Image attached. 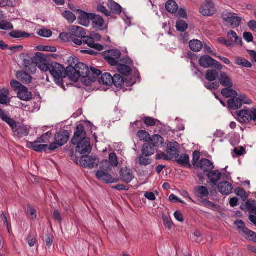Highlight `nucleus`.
Listing matches in <instances>:
<instances>
[{"instance_id":"1","label":"nucleus","mask_w":256,"mask_h":256,"mask_svg":"<svg viewBox=\"0 0 256 256\" xmlns=\"http://www.w3.org/2000/svg\"><path fill=\"white\" fill-rule=\"evenodd\" d=\"M70 142L76 146V152L80 154H89L92 151L90 139L86 138V133L82 124L76 126Z\"/></svg>"},{"instance_id":"2","label":"nucleus","mask_w":256,"mask_h":256,"mask_svg":"<svg viewBox=\"0 0 256 256\" xmlns=\"http://www.w3.org/2000/svg\"><path fill=\"white\" fill-rule=\"evenodd\" d=\"M72 36V41L78 46L82 44H87L89 47L98 51L104 49V46L98 44H94V38L91 36H86L85 30L78 26H72L69 29Z\"/></svg>"},{"instance_id":"3","label":"nucleus","mask_w":256,"mask_h":256,"mask_svg":"<svg viewBox=\"0 0 256 256\" xmlns=\"http://www.w3.org/2000/svg\"><path fill=\"white\" fill-rule=\"evenodd\" d=\"M89 68L83 63H79L76 68L68 66L66 68L68 76L73 82H76L80 77L88 78Z\"/></svg>"},{"instance_id":"4","label":"nucleus","mask_w":256,"mask_h":256,"mask_svg":"<svg viewBox=\"0 0 256 256\" xmlns=\"http://www.w3.org/2000/svg\"><path fill=\"white\" fill-rule=\"evenodd\" d=\"M110 166L109 163L107 161H102L100 162L99 170L96 173V178L106 184L118 182L119 181V179L114 178L109 174V172L112 170Z\"/></svg>"},{"instance_id":"5","label":"nucleus","mask_w":256,"mask_h":256,"mask_svg":"<svg viewBox=\"0 0 256 256\" xmlns=\"http://www.w3.org/2000/svg\"><path fill=\"white\" fill-rule=\"evenodd\" d=\"M50 72L58 84H62L63 78L68 76L66 69L62 65L56 62L50 63Z\"/></svg>"},{"instance_id":"6","label":"nucleus","mask_w":256,"mask_h":256,"mask_svg":"<svg viewBox=\"0 0 256 256\" xmlns=\"http://www.w3.org/2000/svg\"><path fill=\"white\" fill-rule=\"evenodd\" d=\"M70 133L68 130L57 132L54 136V142L49 145L48 150H54L65 144L70 138Z\"/></svg>"},{"instance_id":"7","label":"nucleus","mask_w":256,"mask_h":256,"mask_svg":"<svg viewBox=\"0 0 256 256\" xmlns=\"http://www.w3.org/2000/svg\"><path fill=\"white\" fill-rule=\"evenodd\" d=\"M238 121L240 123L248 124L253 120L256 121V108H252L243 109L236 112Z\"/></svg>"},{"instance_id":"8","label":"nucleus","mask_w":256,"mask_h":256,"mask_svg":"<svg viewBox=\"0 0 256 256\" xmlns=\"http://www.w3.org/2000/svg\"><path fill=\"white\" fill-rule=\"evenodd\" d=\"M42 54L38 52L36 53V56L30 59H26L24 60V68L30 74H34L37 70L38 60L41 58Z\"/></svg>"},{"instance_id":"9","label":"nucleus","mask_w":256,"mask_h":256,"mask_svg":"<svg viewBox=\"0 0 256 256\" xmlns=\"http://www.w3.org/2000/svg\"><path fill=\"white\" fill-rule=\"evenodd\" d=\"M222 20L232 28L238 27L241 22L242 18L235 14L228 13L222 16Z\"/></svg>"},{"instance_id":"10","label":"nucleus","mask_w":256,"mask_h":256,"mask_svg":"<svg viewBox=\"0 0 256 256\" xmlns=\"http://www.w3.org/2000/svg\"><path fill=\"white\" fill-rule=\"evenodd\" d=\"M120 175L122 180L126 184L130 183L134 178V174L132 170L127 166L120 169Z\"/></svg>"},{"instance_id":"11","label":"nucleus","mask_w":256,"mask_h":256,"mask_svg":"<svg viewBox=\"0 0 256 256\" xmlns=\"http://www.w3.org/2000/svg\"><path fill=\"white\" fill-rule=\"evenodd\" d=\"M206 3L200 8V12L204 16H210L214 12V4L212 0H205Z\"/></svg>"},{"instance_id":"12","label":"nucleus","mask_w":256,"mask_h":256,"mask_svg":"<svg viewBox=\"0 0 256 256\" xmlns=\"http://www.w3.org/2000/svg\"><path fill=\"white\" fill-rule=\"evenodd\" d=\"M81 164L85 168H94V166H98L99 160L96 157L82 156L80 159Z\"/></svg>"},{"instance_id":"13","label":"nucleus","mask_w":256,"mask_h":256,"mask_svg":"<svg viewBox=\"0 0 256 256\" xmlns=\"http://www.w3.org/2000/svg\"><path fill=\"white\" fill-rule=\"evenodd\" d=\"M178 147L179 144L176 142H168V143L166 151L172 159L178 157Z\"/></svg>"},{"instance_id":"14","label":"nucleus","mask_w":256,"mask_h":256,"mask_svg":"<svg viewBox=\"0 0 256 256\" xmlns=\"http://www.w3.org/2000/svg\"><path fill=\"white\" fill-rule=\"evenodd\" d=\"M30 132V129L27 126L18 123L12 130L14 134L18 138H21L27 136Z\"/></svg>"},{"instance_id":"15","label":"nucleus","mask_w":256,"mask_h":256,"mask_svg":"<svg viewBox=\"0 0 256 256\" xmlns=\"http://www.w3.org/2000/svg\"><path fill=\"white\" fill-rule=\"evenodd\" d=\"M218 80L224 87H233L234 84L230 77L225 72L220 71Z\"/></svg>"},{"instance_id":"16","label":"nucleus","mask_w":256,"mask_h":256,"mask_svg":"<svg viewBox=\"0 0 256 256\" xmlns=\"http://www.w3.org/2000/svg\"><path fill=\"white\" fill-rule=\"evenodd\" d=\"M78 12L80 16L78 17L79 23L84 26H88L90 24V20H92V13H88L81 10H78Z\"/></svg>"},{"instance_id":"17","label":"nucleus","mask_w":256,"mask_h":256,"mask_svg":"<svg viewBox=\"0 0 256 256\" xmlns=\"http://www.w3.org/2000/svg\"><path fill=\"white\" fill-rule=\"evenodd\" d=\"M196 167L204 172H210L214 168L213 163L206 158H202L196 164Z\"/></svg>"},{"instance_id":"18","label":"nucleus","mask_w":256,"mask_h":256,"mask_svg":"<svg viewBox=\"0 0 256 256\" xmlns=\"http://www.w3.org/2000/svg\"><path fill=\"white\" fill-rule=\"evenodd\" d=\"M218 190L223 195H228L232 190V184L228 182H222L218 185Z\"/></svg>"},{"instance_id":"19","label":"nucleus","mask_w":256,"mask_h":256,"mask_svg":"<svg viewBox=\"0 0 256 256\" xmlns=\"http://www.w3.org/2000/svg\"><path fill=\"white\" fill-rule=\"evenodd\" d=\"M216 60L210 56L206 55L202 56L198 60L200 65L204 68H208L214 66Z\"/></svg>"},{"instance_id":"20","label":"nucleus","mask_w":256,"mask_h":256,"mask_svg":"<svg viewBox=\"0 0 256 256\" xmlns=\"http://www.w3.org/2000/svg\"><path fill=\"white\" fill-rule=\"evenodd\" d=\"M227 107L230 110H236L242 107L239 96L229 99L227 102Z\"/></svg>"},{"instance_id":"21","label":"nucleus","mask_w":256,"mask_h":256,"mask_svg":"<svg viewBox=\"0 0 256 256\" xmlns=\"http://www.w3.org/2000/svg\"><path fill=\"white\" fill-rule=\"evenodd\" d=\"M27 146L36 152H42L48 150L49 146L46 144H40L36 142H27Z\"/></svg>"},{"instance_id":"22","label":"nucleus","mask_w":256,"mask_h":256,"mask_svg":"<svg viewBox=\"0 0 256 256\" xmlns=\"http://www.w3.org/2000/svg\"><path fill=\"white\" fill-rule=\"evenodd\" d=\"M18 97L20 100L28 101L32 98V94L28 90L25 86L21 87V89L18 92Z\"/></svg>"},{"instance_id":"23","label":"nucleus","mask_w":256,"mask_h":256,"mask_svg":"<svg viewBox=\"0 0 256 256\" xmlns=\"http://www.w3.org/2000/svg\"><path fill=\"white\" fill-rule=\"evenodd\" d=\"M175 161L180 166L184 167H191L190 163V157L187 154H181L178 158H174Z\"/></svg>"},{"instance_id":"24","label":"nucleus","mask_w":256,"mask_h":256,"mask_svg":"<svg viewBox=\"0 0 256 256\" xmlns=\"http://www.w3.org/2000/svg\"><path fill=\"white\" fill-rule=\"evenodd\" d=\"M227 36L228 41L231 42L232 46L234 44H240V46H242V42L241 38H239L236 32L234 30H230L228 32Z\"/></svg>"},{"instance_id":"25","label":"nucleus","mask_w":256,"mask_h":256,"mask_svg":"<svg viewBox=\"0 0 256 256\" xmlns=\"http://www.w3.org/2000/svg\"><path fill=\"white\" fill-rule=\"evenodd\" d=\"M195 195L200 198L207 197L209 194L208 189L204 186H196L194 188Z\"/></svg>"},{"instance_id":"26","label":"nucleus","mask_w":256,"mask_h":256,"mask_svg":"<svg viewBox=\"0 0 256 256\" xmlns=\"http://www.w3.org/2000/svg\"><path fill=\"white\" fill-rule=\"evenodd\" d=\"M222 174L218 170H212L208 173L207 176L211 182H212L214 185H216Z\"/></svg>"},{"instance_id":"27","label":"nucleus","mask_w":256,"mask_h":256,"mask_svg":"<svg viewBox=\"0 0 256 256\" xmlns=\"http://www.w3.org/2000/svg\"><path fill=\"white\" fill-rule=\"evenodd\" d=\"M112 76L109 73L106 72L102 74L101 78L98 79V82L101 84L110 86L112 84Z\"/></svg>"},{"instance_id":"28","label":"nucleus","mask_w":256,"mask_h":256,"mask_svg":"<svg viewBox=\"0 0 256 256\" xmlns=\"http://www.w3.org/2000/svg\"><path fill=\"white\" fill-rule=\"evenodd\" d=\"M41 58H39V60H38V66L42 71L46 72L48 71L50 72V64L46 63L44 55L42 54V56H40Z\"/></svg>"},{"instance_id":"29","label":"nucleus","mask_w":256,"mask_h":256,"mask_svg":"<svg viewBox=\"0 0 256 256\" xmlns=\"http://www.w3.org/2000/svg\"><path fill=\"white\" fill-rule=\"evenodd\" d=\"M232 87H225L221 91V94L226 98H232L234 97L238 96V92L232 89Z\"/></svg>"},{"instance_id":"30","label":"nucleus","mask_w":256,"mask_h":256,"mask_svg":"<svg viewBox=\"0 0 256 256\" xmlns=\"http://www.w3.org/2000/svg\"><path fill=\"white\" fill-rule=\"evenodd\" d=\"M17 78L24 84H29L31 82L32 77L24 72H18L16 73Z\"/></svg>"},{"instance_id":"31","label":"nucleus","mask_w":256,"mask_h":256,"mask_svg":"<svg viewBox=\"0 0 256 256\" xmlns=\"http://www.w3.org/2000/svg\"><path fill=\"white\" fill-rule=\"evenodd\" d=\"M102 74V72L94 67L91 66L90 70H88V78L92 82L96 80L98 77Z\"/></svg>"},{"instance_id":"32","label":"nucleus","mask_w":256,"mask_h":256,"mask_svg":"<svg viewBox=\"0 0 256 256\" xmlns=\"http://www.w3.org/2000/svg\"><path fill=\"white\" fill-rule=\"evenodd\" d=\"M150 141L154 147H159L162 146L164 142V138L158 134H154L152 138H150Z\"/></svg>"},{"instance_id":"33","label":"nucleus","mask_w":256,"mask_h":256,"mask_svg":"<svg viewBox=\"0 0 256 256\" xmlns=\"http://www.w3.org/2000/svg\"><path fill=\"white\" fill-rule=\"evenodd\" d=\"M108 6L111 11L116 14H120L122 11V8L120 4L113 0H109Z\"/></svg>"},{"instance_id":"34","label":"nucleus","mask_w":256,"mask_h":256,"mask_svg":"<svg viewBox=\"0 0 256 256\" xmlns=\"http://www.w3.org/2000/svg\"><path fill=\"white\" fill-rule=\"evenodd\" d=\"M142 152L146 156H150L154 154L155 150L153 146L150 144L146 143L142 145Z\"/></svg>"},{"instance_id":"35","label":"nucleus","mask_w":256,"mask_h":256,"mask_svg":"<svg viewBox=\"0 0 256 256\" xmlns=\"http://www.w3.org/2000/svg\"><path fill=\"white\" fill-rule=\"evenodd\" d=\"M219 72L216 70H208L206 72V78L210 82H214L218 79Z\"/></svg>"},{"instance_id":"36","label":"nucleus","mask_w":256,"mask_h":256,"mask_svg":"<svg viewBox=\"0 0 256 256\" xmlns=\"http://www.w3.org/2000/svg\"><path fill=\"white\" fill-rule=\"evenodd\" d=\"M166 8L169 12L174 14L178 10V6L175 1L170 0L166 2Z\"/></svg>"},{"instance_id":"37","label":"nucleus","mask_w":256,"mask_h":256,"mask_svg":"<svg viewBox=\"0 0 256 256\" xmlns=\"http://www.w3.org/2000/svg\"><path fill=\"white\" fill-rule=\"evenodd\" d=\"M189 46L192 51L198 52L202 50V44L200 40H194L190 42Z\"/></svg>"},{"instance_id":"38","label":"nucleus","mask_w":256,"mask_h":256,"mask_svg":"<svg viewBox=\"0 0 256 256\" xmlns=\"http://www.w3.org/2000/svg\"><path fill=\"white\" fill-rule=\"evenodd\" d=\"M9 90L6 88H3L0 90V103L1 104H6L10 102L8 98Z\"/></svg>"},{"instance_id":"39","label":"nucleus","mask_w":256,"mask_h":256,"mask_svg":"<svg viewBox=\"0 0 256 256\" xmlns=\"http://www.w3.org/2000/svg\"><path fill=\"white\" fill-rule=\"evenodd\" d=\"M94 26L102 28L104 24V18L100 16L96 15L93 14L92 20Z\"/></svg>"},{"instance_id":"40","label":"nucleus","mask_w":256,"mask_h":256,"mask_svg":"<svg viewBox=\"0 0 256 256\" xmlns=\"http://www.w3.org/2000/svg\"><path fill=\"white\" fill-rule=\"evenodd\" d=\"M10 36L14 38H28L30 34L22 30H13L10 33Z\"/></svg>"},{"instance_id":"41","label":"nucleus","mask_w":256,"mask_h":256,"mask_svg":"<svg viewBox=\"0 0 256 256\" xmlns=\"http://www.w3.org/2000/svg\"><path fill=\"white\" fill-rule=\"evenodd\" d=\"M103 161H107L109 163L111 169L112 167H116L118 165V157L114 152H111L109 154V160H104Z\"/></svg>"},{"instance_id":"42","label":"nucleus","mask_w":256,"mask_h":256,"mask_svg":"<svg viewBox=\"0 0 256 256\" xmlns=\"http://www.w3.org/2000/svg\"><path fill=\"white\" fill-rule=\"evenodd\" d=\"M235 62L238 66H242L245 68H251L252 64L249 61L240 57H236L235 58Z\"/></svg>"},{"instance_id":"43","label":"nucleus","mask_w":256,"mask_h":256,"mask_svg":"<svg viewBox=\"0 0 256 256\" xmlns=\"http://www.w3.org/2000/svg\"><path fill=\"white\" fill-rule=\"evenodd\" d=\"M62 16L70 24L73 23L76 20V16L70 10H64L62 12Z\"/></svg>"},{"instance_id":"44","label":"nucleus","mask_w":256,"mask_h":256,"mask_svg":"<svg viewBox=\"0 0 256 256\" xmlns=\"http://www.w3.org/2000/svg\"><path fill=\"white\" fill-rule=\"evenodd\" d=\"M247 210L250 214H256V202L252 200H248L246 201Z\"/></svg>"},{"instance_id":"45","label":"nucleus","mask_w":256,"mask_h":256,"mask_svg":"<svg viewBox=\"0 0 256 256\" xmlns=\"http://www.w3.org/2000/svg\"><path fill=\"white\" fill-rule=\"evenodd\" d=\"M112 84L116 87H120L122 86L124 82V79L122 76L118 74H116L112 76Z\"/></svg>"},{"instance_id":"46","label":"nucleus","mask_w":256,"mask_h":256,"mask_svg":"<svg viewBox=\"0 0 256 256\" xmlns=\"http://www.w3.org/2000/svg\"><path fill=\"white\" fill-rule=\"evenodd\" d=\"M138 137L140 140L145 141L146 142H150V135L149 134L144 130H140L137 133Z\"/></svg>"},{"instance_id":"47","label":"nucleus","mask_w":256,"mask_h":256,"mask_svg":"<svg viewBox=\"0 0 256 256\" xmlns=\"http://www.w3.org/2000/svg\"><path fill=\"white\" fill-rule=\"evenodd\" d=\"M118 70L120 73L126 76L130 74L132 71L130 67L122 64L118 66Z\"/></svg>"},{"instance_id":"48","label":"nucleus","mask_w":256,"mask_h":256,"mask_svg":"<svg viewBox=\"0 0 256 256\" xmlns=\"http://www.w3.org/2000/svg\"><path fill=\"white\" fill-rule=\"evenodd\" d=\"M144 123L148 126H154L160 124V122L151 117H146L144 120Z\"/></svg>"},{"instance_id":"49","label":"nucleus","mask_w":256,"mask_h":256,"mask_svg":"<svg viewBox=\"0 0 256 256\" xmlns=\"http://www.w3.org/2000/svg\"><path fill=\"white\" fill-rule=\"evenodd\" d=\"M104 54H106L113 58H119L121 56V52L117 50H110L103 52Z\"/></svg>"},{"instance_id":"50","label":"nucleus","mask_w":256,"mask_h":256,"mask_svg":"<svg viewBox=\"0 0 256 256\" xmlns=\"http://www.w3.org/2000/svg\"><path fill=\"white\" fill-rule=\"evenodd\" d=\"M176 28L178 31L184 32L188 28V24L183 20H180L176 22Z\"/></svg>"},{"instance_id":"51","label":"nucleus","mask_w":256,"mask_h":256,"mask_svg":"<svg viewBox=\"0 0 256 256\" xmlns=\"http://www.w3.org/2000/svg\"><path fill=\"white\" fill-rule=\"evenodd\" d=\"M26 214L31 219L34 220L36 218V210L33 207L30 205L28 206Z\"/></svg>"},{"instance_id":"52","label":"nucleus","mask_w":256,"mask_h":256,"mask_svg":"<svg viewBox=\"0 0 256 256\" xmlns=\"http://www.w3.org/2000/svg\"><path fill=\"white\" fill-rule=\"evenodd\" d=\"M102 54L104 59L110 66H118V61L117 60L118 58H113V57H110V56H108L106 54Z\"/></svg>"},{"instance_id":"53","label":"nucleus","mask_w":256,"mask_h":256,"mask_svg":"<svg viewBox=\"0 0 256 256\" xmlns=\"http://www.w3.org/2000/svg\"><path fill=\"white\" fill-rule=\"evenodd\" d=\"M2 120L8 124L12 130L18 123L12 118H11L8 115L5 117Z\"/></svg>"},{"instance_id":"54","label":"nucleus","mask_w":256,"mask_h":256,"mask_svg":"<svg viewBox=\"0 0 256 256\" xmlns=\"http://www.w3.org/2000/svg\"><path fill=\"white\" fill-rule=\"evenodd\" d=\"M234 192L236 195L240 196L243 200H244L247 198L246 192L242 188H237L235 189Z\"/></svg>"},{"instance_id":"55","label":"nucleus","mask_w":256,"mask_h":256,"mask_svg":"<svg viewBox=\"0 0 256 256\" xmlns=\"http://www.w3.org/2000/svg\"><path fill=\"white\" fill-rule=\"evenodd\" d=\"M238 96L240 100L242 106L243 104H251L253 102L252 100H251L245 94H240Z\"/></svg>"},{"instance_id":"56","label":"nucleus","mask_w":256,"mask_h":256,"mask_svg":"<svg viewBox=\"0 0 256 256\" xmlns=\"http://www.w3.org/2000/svg\"><path fill=\"white\" fill-rule=\"evenodd\" d=\"M13 25L9 22L2 21L0 23V30H8L13 29Z\"/></svg>"},{"instance_id":"57","label":"nucleus","mask_w":256,"mask_h":256,"mask_svg":"<svg viewBox=\"0 0 256 256\" xmlns=\"http://www.w3.org/2000/svg\"><path fill=\"white\" fill-rule=\"evenodd\" d=\"M60 38L64 42H68L72 41V36L71 34L68 32H62L60 34Z\"/></svg>"},{"instance_id":"58","label":"nucleus","mask_w":256,"mask_h":256,"mask_svg":"<svg viewBox=\"0 0 256 256\" xmlns=\"http://www.w3.org/2000/svg\"><path fill=\"white\" fill-rule=\"evenodd\" d=\"M156 159L163 160H172L168 153H165L162 152L157 154Z\"/></svg>"},{"instance_id":"59","label":"nucleus","mask_w":256,"mask_h":256,"mask_svg":"<svg viewBox=\"0 0 256 256\" xmlns=\"http://www.w3.org/2000/svg\"><path fill=\"white\" fill-rule=\"evenodd\" d=\"M38 50L44 52H56V48L54 46H40L38 47Z\"/></svg>"},{"instance_id":"60","label":"nucleus","mask_w":256,"mask_h":256,"mask_svg":"<svg viewBox=\"0 0 256 256\" xmlns=\"http://www.w3.org/2000/svg\"><path fill=\"white\" fill-rule=\"evenodd\" d=\"M38 34L42 36L49 38L52 35V32L47 29H42L39 30Z\"/></svg>"},{"instance_id":"61","label":"nucleus","mask_w":256,"mask_h":256,"mask_svg":"<svg viewBox=\"0 0 256 256\" xmlns=\"http://www.w3.org/2000/svg\"><path fill=\"white\" fill-rule=\"evenodd\" d=\"M10 84L14 91H18L21 89V87L24 86L18 82L16 80H12L10 82Z\"/></svg>"},{"instance_id":"62","label":"nucleus","mask_w":256,"mask_h":256,"mask_svg":"<svg viewBox=\"0 0 256 256\" xmlns=\"http://www.w3.org/2000/svg\"><path fill=\"white\" fill-rule=\"evenodd\" d=\"M162 220L164 226L168 229H170L173 225V222L170 219L166 216H163Z\"/></svg>"},{"instance_id":"63","label":"nucleus","mask_w":256,"mask_h":256,"mask_svg":"<svg viewBox=\"0 0 256 256\" xmlns=\"http://www.w3.org/2000/svg\"><path fill=\"white\" fill-rule=\"evenodd\" d=\"M140 164L141 166H148L151 162V160L150 158H145L143 155H141L139 158Z\"/></svg>"},{"instance_id":"64","label":"nucleus","mask_w":256,"mask_h":256,"mask_svg":"<svg viewBox=\"0 0 256 256\" xmlns=\"http://www.w3.org/2000/svg\"><path fill=\"white\" fill-rule=\"evenodd\" d=\"M252 232V230L245 228L240 233L246 239L249 240L250 237H251L250 235L251 234Z\"/></svg>"}]
</instances>
